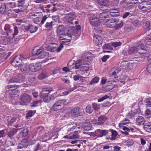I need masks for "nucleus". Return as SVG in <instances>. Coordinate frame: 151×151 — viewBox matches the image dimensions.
<instances>
[{"instance_id":"11","label":"nucleus","mask_w":151,"mask_h":151,"mask_svg":"<svg viewBox=\"0 0 151 151\" xmlns=\"http://www.w3.org/2000/svg\"><path fill=\"white\" fill-rule=\"evenodd\" d=\"M40 63H32L29 65V68L31 71L35 72L40 68Z\"/></svg>"},{"instance_id":"4","label":"nucleus","mask_w":151,"mask_h":151,"mask_svg":"<svg viewBox=\"0 0 151 151\" xmlns=\"http://www.w3.org/2000/svg\"><path fill=\"white\" fill-rule=\"evenodd\" d=\"M24 58L22 55L15 57L11 62L12 65L15 67H18L22 64Z\"/></svg>"},{"instance_id":"22","label":"nucleus","mask_w":151,"mask_h":151,"mask_svg":"<svg viewBox=\"0 0 151 151\" xmlns=\"http://www.w3.org/2000/svg\"><path fill=\"white\" fill-rule=\"evenodd\" d=\"M66 32L67 31L66 30L60 32L59 33H57L58 35L59 36L58 38L59 40H60L61 39V38H63L66 36H68V37H70L71 36V35L70 34L67 33Z\"/></svg>"},{"instance_id":"40","label":"nucleus","mask_w":151,"mask_h":151,"mask_svg":"<svg viewBox=\"0 0 151 151\" xmlns=\"http://www.w3.org/2000/svg\"><path fill=\"white\" fill-rule=\"evenodd\" d=\"M16 35L13 36V38H12V41L13 43L15 44L17 43L18 41L21 38V37L19 36L18 37H16Z\"/></svg>"},{"instance_id":"41","label":"nucleus","mask_w":151,"mask_h":151,"mask_svg":"<svg viewBox=\"0 0 151 151\" xmlns=\"http://www.w3.org/2000/svg\"><path fill=\"white\" fill-rule=\"evenodd\" d=\"M99 78L98 77H94L90 82L89 85H91L93 83H97L99 81Z\"/></svg>"},{"instance_id":"61","label":"nucleus","mask_w":151,"mask_h":151,"mask_svg":"<svg viewBox=\"0 0 151 151\" xmlns=\"http://www.w3.org/2000/svg\"><path fill=\"white\" fill-rule=\"evenodd\" d=\"M109 55H104L101 58V60L104 62H106L107 60L109 58Z\"/></svg>"},{"instance_id":"7","label":"nucleus","mask_w":151,"mask_h":151,"mask_svg":"<svg viewBox=\"0 0 151 151\" xmlns=\"http://www.w3.org/2000/svg\"><path fill=\"white\" fill-rule=\"evenodd\" d=\"M130 50L132 52H138L139 53H143V51H147L148 48L147 47H145L144 48H142L140 47V44L138 46L135 47H131L130 49Z\"/></svg>"},{"instance_id":"10","label":"nucleus","mask_w":151,"mask_h":151,"mask_svg":"<svg viewBox=\"0 0 151 151\" xmlns=\"http://www.w3.org/2000/svg\"><path fill=\"white\" fill-rule=\"evenodd\" d=\"M116 22L115 19L113 18L109 19V20L105 19V21L103 22V24H106V27H107L113 28L115 25V22Z\"/></svg>"},{"instance_id":"59","label":"nucleus","mask_w":151,"mask_h":151,"mask_svg":"<svg viewBox=\"0 0 151 151\" xmlns=\"http://www.w3.org/2000/svg\"><path fill=\"white\" fill-rule=\"evenodd\" d=\"M146 103L149 107H151V99L147 98L146 99Z\"/></svg>"},{"instance_id":"26","label":"nucleus","mask_w":151,"mask_h":151,"mask_svg":"<svg viewBox=\"0 0 151 151\" xmlns=\"http://www.w3.org/2000/svg\"><path fill=\"white\" fill-rule=\"evenodd\" d=\"M97 1L99 4L102 6H106L109 3L108 0H97Z\"/></svg>"},{"instance_id":"62","label":"nucleus","mask_w":151,"mask_h":151,"mask_svg":"<svg viewBox=\"0 0 151 151\" xmlns=\"http://www.w3.org/2000/svg\"><path fill=\"white\" fill-rule=\"evenodd\" d=\"M145 26L148 29V30H151V23L149 22H147L145 23Z\"/></svg>"},{"instance_id":"15","label":"nucleus","mask_w":151,"mask_h":151,"mask_svg":"<svg viewBox=\"0 0 151 151\" xmlns=\"http://www.w3.org/2000/svg\"><path fill=\"white\" fill-rule=\"evenodd\" d=\"M42 51V48H40L38 47H35L32 51V54L33 56H36L41 53Z\"/></svg>"},{"instance_id":"37","label":"nucleus","mask_w":151,"mask_h":151,"mask_svg":"<svg viewBox=\"0 0 151 151\" xmlns=\"http://www.w3.org/2000/svg\"><path fill=\"white\" fill-rule=\"evenodd\" d=\"M86 112L89 114L92 113L93 111V107L91 105H88L86 106Z\"/></svg>"},{"instance_id":"34","label":"nucleus","mask_w":151,"mask_h":151,"mask_svg":"<svg viewBox=\"0 0 151 151\" xmlns=\"http://www.w3.org/2000/svg\"><path fill=\"white\" fill-rule=\"evenodd\" d=\"M83 127L85 130L88 131L91 129V125L90 123H85L83 124Z\"/></svg>"},{"instance_id":"53","label":"nucleus","mask_w":151,"mask_h":151,"mask_svg":"<svg viewBox=\"0 0 151 151\" xmlns=\"http://www.w3.org/2000/svg\"><path fill=\"white\" fill-rule=\"evenodd\" d=\"M103 49L105 50L108 49H112V47L109 44H106L104 45L102 47Z\"/></svg>"},{"instance_id":"43","label":"nucleus","mask_w":151,"mask_h":151,"mask_svg":"<svg viewBox=\"0 0 151 151\" xmlns=\"http://www.w3.org/2000/svg\"><path fill=\"white\" fill-rule=\"evenodd\" d=\"M41 52V53L40 54L39 56V57L40 58H44V57L47 56L48 55V52H45V51L43 50V49H42V51Z\"/></svg>"},{"instance_id":"49","label":"nucleus","mask_w":151,"mask_h":151,"mask_svg":"<svg viewBox=\"0 0 151 151\" xmlns=\"http://www.w3.org/2000/svg\"><path fill=\"white\" fill-rule=\"evenodd\" d=\"M7 7L10 8H14L15 7V4L14 2H9L7 3Z\"/></svg>"},{"instance_id":"33","label":"nucleus","mask_w":151,"mask_h":151,"mask_svg":"<svg viewBox=\"0 0 151 151\" xmlns=\"http://www.w3.org/2000/svg\"><path fill=\"white\" fill-rule=\"evenodd\" d=\"M66 30V29L62 25H60L57 28V33H58Z\"/></svg>"},{"instance_id":"48","label":"nucleus","mask_w":151,"mask_h":151,"mask_svg":"<svg viewBox=\"0 0 151 151\" xmlns=\"http://www.w3.org/2000/svg\"><path fill=\"white\" fill-rule=\"evenodd\" d=\"M60 40H64L62 41L61 43L62 44H65V45H67L70 42L71 40L70 39H67L65 38L63 39H61Z\"/></svg>"},{"instance_id":"56","label":"nucleus","mask_w":151,"mask_h":151,"mask_svg":"<svg viewBox=\"0 0 151 151\" xmlns=\"http://www.w3.org/2000/svg\"><path fill=\"white\" fill-rule=\"evenodd\" d=\"M6 130V129H5L0 131V138L5 136L6 134L5 132Z\"/></svg>"},{"instance_id":"38","label":"nucleus","mask_w":151,"mask_h":151,"mask_svg":"<svg viewBox=\"0 0 151 151\" xmlns=\"http://www.w3.org/2000/svg\"><path fill=\"white\" fill-rule=\"evenodd\" d=\"M100 105L96 103H93L92 104V106L93 109L95 111H98L100 109Z\"/></svg>"},{"instance_id":"35","label":"nucleus","mask_w":151,"mask_h":151,"mask_svg":"<svg viewBox=\"0 0 151 151\" xmlns=\"http://www.w3.org/2000/svg\"><path fill=\"white\" fill-rule=\"evenodd\" d=\"M17 77L18 78L19 80V83L21 82H24L25 81V78L24 76H22L20 73H18L17 75Z\"/></svg>"},{"instance_id":"27","label":"nucleus","mask_w":151,"mask_h":151,"mask_svg":"<svg viewBox=\"0 0 151 151\" xmlns=\"http://www.w3.org/2000/svg\"><path fill=\"white\" fill-rule=\"evenodd\" d=\"M107 119V118L104 116H101L99 118L98 124H102Z\"/></svg>"},{"instance_id":"14","label":"nucleus","mask_w":151,"mask_h":151,"mask_svg":"<svg viewBox=\"0 0 151 151\" xmlns=\"http://www.w3.org/2000/svg\"><path fill=\"white\" fill-rule=\"evenodd\" d=\"M93 42L96 45H99L102 43V38L98 35H95L93 37Z\"/></svg>"},{"instance_id":"63","label":"nucleus","mask_w":151,"mask_h":151,"mask_svg":"<svg viewBox=\"0 0 151 151\" xmlns=\"http://www.w3.org/2000/svg\"><path fill=\"white\" fill-rule=\"evenodd\" d=\"M132 23L135 26H138L139 25V22L137 19H135L133 20Z\"/></svg>"},{"instance_id":"21","label":"nucleus","mask_w":151,"mask_h":151,"mask_svg":"<svg viewBox=\"0 0 151 151\" xmlns=\"http://www.w3.org/2000/svg\"><path fill=\"white\" fill-rule=\"evenodd\" d=\"M38 28L37 27L30 25L28 26L26 30L29 31L31 33H33L35 32L37 30Z\"/></svg>"},{"instance_id":"29","label":"nucleus","mask_w":151,"mask_h":151,"mask_svg":"<svg viewBox=\"0 0 151 151\" xmlns=\"http://www.w3.org/2000/svg\"><path fill=\"white\" fill-rule=\"evenodd\" d=\"M47 76V73L44 71L39 75L38 78L39 79L42 80L45 78Z\"/></svg>"},{"instance_id":"42","label":"nucleus","mask_w":151,"mask_h":151,"mask_svg":"<svg viewBox=\"0 0 151 151\" xmlns=\"http://www.w3.org/2000/svg\"><path fill=\"white\" fill-rule=\"evenodd\" d=\"M17 118L15 116H14L11 118L10 120H8V125L11 126L12 124L17 120Z\"/></svg>"},{"instance_id":"23","label":"nucleus","mask_w":151,"mask_h":151,"mask_svg":"<svg viewBox=\"0 0 151 151\" xmlns=\"http://www.w3.org/2000/svg\"><path fill=\"white\" fill-rule=\"evenodd\" d=\"M99 17L100 19L101 20H102L103 23H104V22L105 21V19L109 17L108 14L106 12H104L100 13L99 15Z\"/></svg>"},{"instance_id":"45","label":"nucleus","mask_w":151,"mask_h":151,"mask_svg":"<svg viewBox=\"0 0 151 151\" xmlns=\"http://www.w3.org/2000/svg\"><path fill=\"white\" fill-rule=\"evenodd\" d=\"M36 79V78L34 75L30 76L28 78L29 81L31 83L34 82L35 81Z\"/></svg>"},{"instance_id":"2","label":"nucleus","mask_w":151,"mask_h":151,"mask_svg":"<svg viewBox=\"0 0 151 151\" xmlns=\"http://www.w3.org/2000/svg\"><path fill=\"white\" fill-rule=\"evenodd\" d=\"M109 131L107 130H102L97 129L94 132L90 133V135L93 137L97 136V137H101L103 136H105L108 134Z\"/></svg>"},{"instance_id":"30","label":"nucleus","mask_w":151,"mask_h":151,"mask_svg":"<svg viewBox=\"0 0 151 151\" xmlns=\"http://www.w3.org/2000/svg\"><path fill=\"white\" fill-rule=\"evenodd\" d=\"M140 4H142V5L145 6L148 10L151 9V3L149 1H146Z\"/></svg>"},{"instance_id":"31","label":"nucleus","mask_w":151,"mask_h":151,"mask_svg":"<svg viewBox=\"0 0 151 151\" xmlns=\"http://www.w3.org/2000/svg\"><path fill=\"white\" fill-rule=\"evenodd\" d=\"M18 2V6L20 9H22L25 6V0H19Z\"/></svg>"},{"instance_id":"60","label":"nucleus","mask_w":151,"mask_h":151,"mask_svg":"<svg viewBox=\"0 0 151 151\" xmlns=\"http://www.w3.org/2000/svg\"><path fill=\"white\" fill-rule=\"evenodd\" d=\"M89 69V67L85 66H82L81 67V70L82 71H88Z\"/></svg>"},{"instance_id":"17","label":"nucleus","mask_w":151,"mask_h":151,"mask_svg":"<svg viewBox=\"0 0 151 151\" xmlns=\"http://www.w3.org/2000/svg\"><path fill=\"white\" fill-rule=\"evenodd\" d=\"M63 47V45L61 43L60 44V45L58 48H56V47H51V46H48L47 47V49L49 51L51 52H54L55 50H56L57 52H59L62 49Z\"/></svg>"},{"instance_id":"58","label":"nucleus","mask_w":151,"mask_h":151,"mask_svg":"<svg viewBox=\"0 0 151 151\" xmlns=\"http://www.w3.org/2000/svg\"><path fill=\"white\" fill-rule=\"evenodd\" d=\"M109 131H110L111 133V135L113 136H115L116 137L117 135V132L115 130H114L113 129H109Z\"/></svg>"},{"instance_id":"24","label":"nucleus","mask_w":151,"mask_h":151,"mask_svg":"<svg viewBox=\"0 0 151 151\" xmlns=\"http://www.w3.org/2000/svg\"><path fill=\"white\" fill-rule=\"evenodd\" d=\"M28 142V140L27 139H24L20 143L22 146L20 147H18V148L19 149L27 147L29 145Z\"/></svg>"},{"instance_id":"8","label":"nucleus","mask_w":151,"mask_h":151,"mask_svg":"<svg viewBox=\"0 0 151 151\" xmlns=\"http://www.w3.org/2000/svg\"><path fill=\"white\" fill-rule=\"evenodd\" d=\"M89 20L90 23L94 27H98L100 24V20L96 17H91Z\"/></svg>"},{"instance_id":"44","label":"nucleus","mask_w":151,"mask_h":151,"mask_svg":"<svg viewBox=\"0 0 151 151\" xmlns=\"http://www.w3.org/2000/svg\"><path fill=\"white\" fill-rule=\"evenodd\" d=\"M77 88V87L75 85H74L73 87H72V86H71L70 90L68 91H65V93H66L64 94V95H68L69 93L71 92L72 91L76 89Z\"/></svg>"},{"instance_id":"12","label":"nucleus","mask_w":151,"mask_h":151,"mask_svg":"<svg viewBox=\"0 0 151 151\" xmlns=\"http://www.w3.org/2000/svg\"><path fill=\"white\" fill-rule=\"evenodd\" d=\"M75 17V16L73 14H67L65 16V22L66 24L70 23L73 24V23L72 21Z\"/></svg>"},{"instance_id":"51","label":"nucleus","mask_w":151,"mask_h":151,"mask_svg":"<svg viewBox=\"0 0 151 151\" xmlns=\"http://www.w3.org/2000/svg\"><path fill=\"white\" fill-rule=\"evenodd\" d=\"M128 64L127 61H123L120 64V67L123 68L126 66Z\"/></svg>"},{"instance_id":"25","label":"nucleus","mask_w":151,"mask_h":151,"mask_svg":"<svg viewBox=\"0 0 151 151\" xmlns=\"http://www.w3.org/2000/svg\"><path fill=\"white\" fill-rule=\"evenodd\" d=\"M79 107H76L72 109L71 111V114L76 116V117L78 116V114L79 113Z\"/></svg>"},{"instance_id":"36","label":"nucleus","mask_w":151,"mask_h":151,"mask_svg":"<svg viewBox=\"0 0 151 151\" xmlns=\"http://www.w3.org/2000/svg\"><path fill=\"white\" fill-rule=\"evenodd\" d=\"M36 111H34V112H33V111L32 110H30L27 113L26 115V118L27 119H29L30 117L32 116L33 115H34Z\"/></svg>"},{"instance_id":"50","label":"nucleus","mask_w":151,"mask_h":151,"mask_svg":"<svg viewBox=\"0 0 151 151\" xmlns=\"http://www.w3.org/2000/svg\"><path fill=\"white\" fill-rule=\"evenodd\" d=\"M145 113V116H147V118L151 117V111L150 109H147Z\"/></svg>"},{"instance_id":"46","label":"nucleus","mask_w":151,"mask_h":151,"mask_svg":"<svg viewBox=\"0 0 151 151\" xmlns=\"http://www.w3.org/2000/svg\"><path fill=\"white\" fill-rule=\"evenodd\" d=\"M21 71L23 73L25 74L27 73L28 69L26 66H22L21 68Z\"/></svg>"},{"instance_id":"6","label":"nucleus","mask_w":151,"mask_h":151,"mask_svg":"<svg viewBox=\"0 0 151 151\" xmlns=\"http://www.w3.org/2000/svg\"><path fill=\"white\" fill-rule=\"evenodd\" d=\"M64 100H61L57 101L52 107L53 110L57 111L63 108L65 103Z\"/></svg>"},{"instance_id":"16","label":"nucleus","mask_w":151,"mask_h":151,"mask_svg":"<svg viewBox=\"0 0 151 151\" xmlns=\"http://www.w3.org/2000/svg\"><path fill=\"white\" fill-rule=\"evenodd\" d=\"M112 82L116 83V82L114 81L108 82L107 85L104 88V90L105 91H109L115 87V84H113Z\"/></svg>"},{"instance_id":"32","label":"nucleus","mask_w":151,"mask_h":151,"mask_svg":"<svg viewBox=\"0 0 151 151\" xmlns=\"http://www.w3.org/2000/svg\"><path fill=\"white\" fill-rule=\"evenodd\" d=\"M145 42L147 45H151V34H149L145 38Z\"/></svg>"},{"instance_id":"55","label":"nucleus","mask_w":151,"mask_h":151,"mask_svg":"<svg viewBox=\"0 0 151 151\" xmlns=\"http://www.w3.org/2000/svg\"><path fill=\"white\" fill-rule=\"evenodd\" d=\"M122 44V43L120 42H118L112 43L111 45L113 46L116 47L121 46Z\"/></svg>"},{"instance_id":"52","label":"nucleus","mask_w":151,"mask_h":151,"mask_svg":"<svg viewBox=\"0 0 151 151\" xmlns=\"http://www.w3.org/2000/svg\"><path fill=\"white\" fill-rule=\"evenodd\" d=\"M109 98V96L106 95L102 97L101 98L99 99L98 101L99 102H101L104 100L108 99Z\"/></svg>"},{"instance_id":"57","label":"nucleus","mask_w":151,"mask_h":151,"mask_svg":"<svg viewBox=\"0 0 151 151\" xmlns=\"http://www.w3.org/2000/svg\"><path fill=\"white\" fill-rule=\"evenodd\" d=\"M139 9L142 10L143 11H147L148 10V9L145 7L144 6L142 5V4H140L139 6Z\"/></svg>"},{"instance_id":"20","label":"nucleus","mask_w":151,"mask_h":151,"mask_svg":"<svg viewBox=\"0 0 151 151\" xmlns=\"http://www.w3.org/2000/svg\"><path fill=\"white\" fill-rule=\"evenodd\" d=\"M136 121L137 124L139 125H144L145 122L144 118L142 116H138Z\"/></svg>"},{"instance_id":"19","label":"nucleus","mask_w":151,"mask_h":151,"mask_svg":"<svg viewBox=\"0 0 151 151\" xmlns=\"http://www.w3.org/2000/svg\"><path fill=\"white\" fill-rule=\"evenodd\" d=\"M19 130H20L19 135L20 137H24L27 136L28 134V129L26 128H20Z\"/></svg>"},{"instance_id":"5","label":"nucleus","mask_w":151,"mask_h":151,"mask_svg":"<svg viewBox=\"0 0 151 151\" xmlns=\"http://www.w3.org/2000/svg\"><path fill=\"white\" fill-rule=\"evenodd\" d=\"M6 5L4 3L0 2V14H5L10 15L12 13V11L8 10V8L6 7Z\"/></svg>"},{"instance_id":"28","label":"nucleus","mask_w":151,"mask_h":151,"mask_svg":"<svg viewBox=\"0 0 151 151\" xmlns=\"http://www.w3.org/2000/svg\"><path fill=\"white\" fill-rule=\"evenodd\" d=\"M144 129L148 132H151V123H148L145 124L143 127Z\"/></svg>"},{"instance_id":"39","label":"nucleus","mask_w":151,"mask_h":151,"mask_svg":"<svg viewBox=\"0 0 151 151\" xmlns=\"http://www.w3.org/2000/svg\"><path fill=\"white\" fill-rule=\"evenodd\" d=\"M45 27L47 28V29H51L52 28V22L51 21L50 22H47L46 23Z\"/></svg>"},{"instance_id":"13","label":"nucleus","mask_w":151,"mask_h":151,"mask_svg":"<svg viewBox=\"0 0 151 151\" xmlns=\"http://www.w3.org/2000/svg\"><path fill=\"white\" fill-rule=\"evenodd\" d=\"M18 129L14 128H10L9 130L6 129V131L7 132V135L8 138H12L14 137V136L17 132Z\"/></svg>"},{"instance_id":"18","label":"nucleus","mask_w":151,"mask_h":151,"mask_svg":"<svg viewBox=\"0 0 151 151\" xmlns=\"http://www.w3.org/2000/svg\"><path fill=\"white\" fill-rule=\"evenodd\" d=\"M74 64H75L76 68L78 69L82 64V61L81 60L79 59L76 62L74 61L73 63H71V62H69L68 64V66L69 67V66H71L72 65H74Z\"/></svg>"},{"instance_id":"1","label":"nucleus","mask_w":151,"mask_h":151,"mask_svg":"<svg viewBox=\"0 0 151 151\" xmlns=\"http://www.w3.org/2000/svg\"><path fill=\"white\" fill-rule=\"evenodd\" d=\"M52 91V89L51 88H45L40 92L39 96L40 98L43 99L44 102L47 103L49 102V99H48V96Z\"/></svg>"},{"instance_id":"54","label":"nucleus","mask_w":151,"mask_h":151,"mask_svg":"<svg viewBox=\"0 0 151 151\" xmlns=\"http://www.w3.org/2000/svg\"><path fill=\"white\" fill-rule=\"evenodd\" d=\"M9 138L10 139V142L11 146H13L14 145L15 143H16V141L14 137H12Z\"/></svg>"},{"instance_id":"64","label":"nucleus","mask_w":151,"mask_h":151,"mask_svg":"<svg viewBox=\"0 0 151 151\" xmlns=\"http://www.w3.org/2000/svg\"><path fill=\"white\" fill-rule=\"evenodd\" d=\"M147 70L149 73H151V62L147 65Z\"/></svg>"},{"instance_id":"9","label":"nucleus","mask_w":151,"mask_h":151,"mask_svg":"<svg viewBox=\"0 0 151 151\" xmlns=\"http://www.w3.org/2000/svg\"><path fill=\"white\" fill-rule=\"evenodd\" d=\"M93 55L90 52L84 53L82 56V59L86 62L91 61L94 58Z\"/></svg>"},{"instance_id":"47","label":"nucleus","mask_w":151,"mask_h":151,"mask_svg":"<svg viewBox=\"0 0 151 151\" xmlns=\"http://www.w3.org/2000/svg\"><path fill=\"white\" fill-rule=\"evenodd\" d=\"M19 83V80L18 78L16 76L15 77L12 78L10 80L9 83Z\"/></svg>"},{"instance_id":"3","label":"nucleus","mask_w":151,"mask_h":151,"mask_svg":"<svg viewBox=\"0 0 151 151\" xmlns=\"http://www.w3.org/2000/svg\"><path fill=\"white\" fill-rule=\"evenodd\" d=\"M20 99L22 102H19V104L21 105H25L26 103H29L32 101L30 96L26 93L21 95Z\"/></svg>"}]
</instances>
